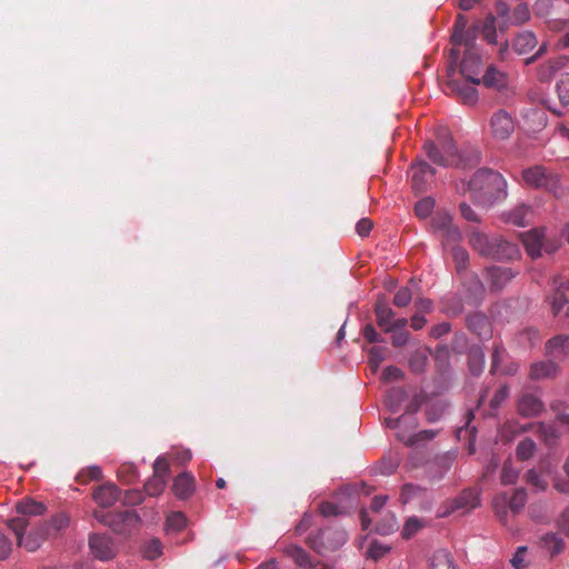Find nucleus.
<instances>
[{"label":"nucleus","instance_id":"obj_1","mask_svg":"<svg viewBox=\"0 0 569 569\" xmlns=\"http://www.w3.org/2000/svg\"><path fill=\"white\" fill-rule=\"evenodd\" d=\"M16 509L19 516L9 519L7 521V526L14 533L19 547H23L28 551H34L40 547L41 542L44 540V535L40 533L37 537H33L36 530H31L28 533H26V530L29 526L28 518L31 516L43 515L46 511V507L43 503L38 502L33 499H27L18 502Z\"/></svg>","mask_w":569,"mask_h":569},{"label":"nucleus","instance_id":"obj_2","mask_svg":"<svg viewBox=\"0 0 569 569\" xmlns=\"http://www.w3.org/2000/svg\"><path fill=\"white\" fill-rule=\"evenodd\" d=\"M468 190L475 201L486 206L507 197V181L495 170L481 168L468 182Z\"/></svg>","mask_w":569,"mask_h":569},{"label":"nucleus","instance_id":"obj_3","mask_svg":"<svg viewBox=\"0 0 569 569\" xmlns=\"http://www.w3.org/2000/svg\"><path fill=\"white\" fill-rule=\"evenodd\" d=\"M469 244L480 256L496 260H511L519 256L517 244L477 230L469 234Z\"/></svg>","mask_w":569,"mask_h":569},{"label":"nucleus","instance_id":"obj_4","mask_svg":"<svg viewBox=\"0 0 569 569\" xmlns=\"http://www.w3.org/2000/svg\"><path fill=\"white\" fill-rule=\"evenodd\" d=\"M425 151L429 160L442 167H459L462 158L453 139L447 133L438 136V142H426Z\"/></svg>","mask_w":569,"mask_h":569},{"label":"nucleus","instance_id":"obj_5","mask_svg":"<svg viewBox=\"0 0 569 569\" xmlns=\"http://www.w3.org/2000/svg\"><path fill=\"white\" fill-rule=\"evenodd\" d=\"M431 229L442 241L443 246L458 244L462 234L453 223L452 216L447 210H438L431 219Z\"/></svg>","mask_w":569,"mask_h":569},{"label":"nucleus","instance_id":"obj_6","mask_svg":"<svg viewBox=\"0 0 569 569\" xmlns=\"http://www.w3.org/2000/svg\"><path fill=\"white\" fill-rule=\"evenodd\" d=\"M522 179L529 187L545 189L558 196L559 177L542 166H533L522 171Z\"/></svg>","mask_w":569,"mask_h":569},{"label":"nucleus","instance_id":"obj_7","mask_svg":"<svg viewBox=\"0 0 569 569\" xmlns=\"http://www.w3.org/2000/svg\"><path fill=\"white\" fill-rule=\"evenodd\" d=\"M346 541L345 531L331 528L319 530L317 535L309 536L307 539L308 546L320 555L337 550Z\"/></svg>","mask_w":569,"mask_h":569},{"label":"nucleus","instance_id":"obj_8","mask_svg":"<svg viewBox=\"0 0 569 569\" xmlns=\"http://www.w3.org/2000/svg\"><path fill=\"white\" fill-rule=\"evenodd\" d=\"M479 506L478 493L473 489H466L453 499L447 500L438 510V517L445 518L456 511H469Z\"/></svg>","mask_w":569,"mask_h":569},{"label":"nucleus","instance_id":"obj_9","mask_svg":"<svg viewBox=\"0 0 569 569\" xmlns=\"http://www.w3.org/2000/svg\"><path fill=\"white\" fill-rule=\"evenodd\" d=\"M461 46H465L466 50L460 64V72L467 81L480 83V79L476 76L479 73L481 56L476 48L475 39L465 40Z\"/></svg>","mask_w":569,"mask_h":569},{"label":"nucleus","instance_id":"obj_10","mask_svg":"<svg viewBox=\"0 0 569 569\" xmlns=\"http://www.w3.org/2000/svg\"><path fill=\"white\" fill-rule=\"evenodd\" d=\"M491 133L496 139L506 140L515 130L511 116L503 109L496 111L490 120Z\"/></svg>","mask_w":569,"mask_h":569},{"label":"nucleus","instance_id":"obj_11","mask_svg":"<svg viewBox=\"0 0 569 569\" xmlns=\"http://www.w3.org/2000/svg\"><path fill=\"white\" fill-rule=\"evenodd\" d=\"M89 548L94 558L107 561L114 557L113 543L107 535L92 533L89 537Z\"/></svg>","mask_w":569,"mask_h":569},{"label":"nucleus","instance_id":"obj_12","mask_svg":"<svg viewBox=\"0 0 569 569\" xmlns=\"http://www.w3.org/2000/svg\"><path fill=\"white\" fill-rule=\"evenodd\" d=\"M436 174V170L426 161H418L411 166L412 188L417 192H425L427 189L428 178Z\"/></svg>","mask_w":569,"mask_h":569},{"label":"nucleus","instance_id":"obj_13","mask_svg":"<svg viewBox=\"0 0 569 569\" xmlns=\"http://www.w3.org/2000/svg\"><path fill=\"white\" fill-rule=\"evenodd\" d=\"M569 62L567 56H558L540 64L537 69V78L540 82H550L555 74L562 70Z\"/></svg>","mask_w":569,"mask_h":569},{"label":"nucleus","instance_id":"obj_14","mask_svg":"<svg viewBox=\"0 0 569 569\" xmlns=\"http://www.w3.org/2000/svg\"><path fill=\"white\" fill-rule=\"evenodd\" d=\"M545 350L552 360H563L569 355V336L557 335L550 338L546 342Z\"/></svg>","mask_w":569,"mask_h":569},{"label":"nucleus","instance_id":"obj_15","mask_svg":"<svg viewBox=\"0 0 569 569\" xmlns=\"http://www.w3.org/2000/svg\"><path fill=\"white\" fill-rule=\"evenodd\" d=\"M559 372V366L555 360H540L532 362L529 369L531 380L553 379Z\"/></svg>","mask_w":569,"mask_h":569},{"label":"nucleus","instance_id":"obj_16","mask_svg":"<svg viewBox=\"0 0 569 569\" xmlns=\"http://www.w3.org/2000/svg\"><path fill=\"white\" fill-rule=\"evenodd\" d=\"M517 409L520 416L531 418L540 415L543 409V402L532 393H523L517 405Z\"/></svg>","mask_w":569,"mask_h":569},{"label":"nucleus","instance_id":"obj_17","mask_svg":"<svg viewBox=\"0 0 569 569\" xmlns=\"http://www.w3.org/2000/svg\"><path fill=\"white\" fill-rule=\"evenodd\" d=\"M69 525L70 517L66 512H59L50 519L48 525H42L39 528H37L33 537L43 533L46 539L48 536L58 535L60 531L68 528Z\"/></svg>","mask_w":569,"mask_h":569},{"label":"nucleus","instance_id":"obj_18","mask_svg":"<svg viewBox=\"0 0 569 569\" xmlns=\"http://www.w3.org/2000/svg\"><path fill=\"white\" fill-rule=\"evenodd\" d=\"M93 500L101 507L108 508L116 503L119 498V489L113 483H104L98 487L92 493Z\"/></svg>","mask_w":569,"mask_h":569},{"label":"nucleus","instance_id":"obj_19","mask_svg":"<svg viewBox=\"0 0 569 569\" xmlns=\"http://www.w3.org/2000/svg\"><path fill=\"white\" fill-rule=\"evenodd\" d=\"M468 328L479 338L488 339L491 337V326L486 315L475 312L467 317Z\"/></svg>","mask_w":569,"mask_h":569},{"label":"nucleus","instance_id":"obj_20","mask_svg":"<svg viewBox=\"0 0 569 569\" xmlns=\"http://www.w3.org/2000/svg\"><path fill=\"white\" fill-rule=\"evenodd\" d=\"M486 272L493 290H501L516 276L510 268L496 266L487 268Z\"/></svg>","mask_w":569,"mask_h":569},{"label":"nucleus","instance_id":"obj_21","mask_svg":"<svg viewBox=\"0 0 569 569\" xmlns=\"http://www.w3.org/2000/svg\"><path fill=\"white\" fill-rule=\"evenodd\" d=\"M473 83L449 82V88L460 98L463 104L473 106L478 101V91Z\"/></svg>","mask_w":569,"mask_h":569},{"label":"nucleus","instance_id":"obj_22","mask_svg":"<svg viewBox=\"0 0 569 569\" xmlns=\"http://www.w3.org/2000/svg\"><path fill=\"white\" fill-rule=\"evenodd\" d=\"M522 242H523L527 253L531 258L540 257L542 242H543L542 230L533 229V230L525 233L522 236Z\"/></svg>","mask_w":569,"mask_h":569},{"label":"nucleus","instance_id":"obj_23","mask_svg":"<svg viewBox=\"0 0 569 569\" xmlns=\"http://www.w3.org/2000/svg\"><path fill=\"white\" fill-rule=\"evenodd\" d=\"M538 44L537 37L531 31H523L517 34L512 41V50L519 54H527Z\"/></svg>","mask_w":569,"mask_h":569},{"label":"nucleus","instance_id":"obj_24","mask_svg":"<svg viewBox=\"0 0 569 569\" xmlns=\"http://www.w3.org/2000/svg\"><path fill=\"white\" fill-rule=\"evenodd\" d=\"M429 569H459V567L451 552L446 549H439L431 555Z\"/></svg>","mask_w":569,"mask_h":569},{"label":"nucleus","instance_id":"obj_25","mask_svg":"<svg viewBox=\"0 0 569 569\" xmlns=\"http://www.w3.org/2000/svg\"><path fill=\"white\" fill-rule=\"evenodd\" d=\"M172 489L179 499L189 498L194 491L193 478L188 473L179 475L173 481Z\"/></svg>","mask_w":569,"mask_h":569},{"label":"nucleus","instance_id":"obj_26","mask_svg":"<svg viewBox=\"0 0 569 569\" xmlns=\"http://www.w3.org/2000/svg\"><path fill=\"white\" fill-rule=\"evenodd\" d=\"M375 315L377 325L386 332V327L391 325L396 313L385 299H379L375 305Z\"/></svg>","mask_w":569,"mask_h":569},{"label":"nucleus","instance_id":"obj_27","mask_svg":"<svg viewBox=\"0 0 569 569\" xmlns=\"http://www.w3.org/2000/svg\"><path fill=\"white\" fill-rule=\"evenodd\" d=\"M531 209L526 204H519L506 214V221L517 227H523L530 222Z\"/></svg>","mask_w":569,"mask_h":569},{"label":"nucleus","instance_id":"obj_28","mask_svg":"<svg viewBox=\"0 0 569 569\" xmlns=\"http://www.w3.org/2000/svg\"><path fill=\"white\" fill-rule=\"evenodd\" d=\"M283 552L290 557L296 565L302 568H313V563L309 553L297 545H290L284 548Z\"/></svg>","mask_w":569,"mask_h":569},{"label":"nucleus","instance_id":"obj_29","mask_svg":"<svg viewBox=\"0 0 569 569\" xmlns=\"http://www.w3.org/2000/svg\"><path fill=\"white\" fill-rule=\"evenodd\" d=\"M569 291V281L568 282H561L557 289L555 290L553 295L551 296V310L555 316L559 313V311L563 308L566 303L569 302V297L567 292Z\"/></svg>","mask_w":569,"mask_h":569},{"label":"nucleus","instance_id":"obj_30","mask_svg":"<svg viewBox=\"0 0 569 569\" xmlns=\"http://www.w3.org/2000/svg\"><path fill=\"white\" fill-rule=\"evenodd\" d=\"M468 23L467 18L463 14H458L455 20V32L451 36V41L455 46H461L465 40L475 39V36H471L470 32H465L466 26Z\"/></svg>","mask_w":569,"mask_h":569},{"label":"nucleus","instance_id":"obj_31","mask_svg":"<svg viewBox=\"0 0 569 569\" xmlns=\"http://www.w3.org/2000/svg\"><path fill=\"white\" fill-rule=\"evenodd\" d=\"M541 546L550 551L551 556H556L563 551L565 541L555 532H548L540 538Z\"/></svg>","mask_w":569,"mask_h":569},{"label":"nucleus","instance_id":"obj_32","mask_svg":"<svg viewBox=\"0 0 569 569\" xmlns=\"http://www.w3.org/2000/svg\"><path fill=\"white\" fill-rule=\"evenodd\" d=\"M492 508L500 521L506 522L509 509V497L507 492H500L492 500Z\"/></svg>","mask_w":569,"mask_h":569},{"label":"nucleus","instance_id":"obj_33","mask_svg":"<svg viewBox=\"0 0 569 569\" xmlns=\"http://www.w3.org/2000/svg\"><path fill=\"white\" fill-rule=\"evenodd\" d=\"M452 246H453L452 259H453V262L456 266V270L458 272H462V271L467 270V268L469 266V253L465 248H462L460 246H457V244H452Z\"/></svg>","mask_w":569,"mask_h":569},{"label":"nucleus","instance_id":"obj_34","mask_svg":"<svg viewBox=\"0 0 569 569\" xmlns=\"http://www.w3.org/2000/svg\"><path fill=\"white\" fill-rule=\"evenodd\" d=\"M540 341V333L535 328H525L518 333V343L523 347H533Z\"/></svg>","mask_w":569,"mask_h":569},{"label":"nucleus","instance_id":"obj_35","mask_svg":"<svg viewBox=\"0 0 569 569\" xmlns=\"http://www.w3.org/2000/svg\"><path fill=\"white\" fill-rule=\"evenodd\" d=\"M536 451V443L532 439L526 438L520 441L516 448V456L519 460L530 459Z\"/></svg>","mask_w":569,"mask_h":569},{"label":"nucleus","instance_id":"obj_36","mask_svg":"<svg viewBox=\"0 0 569 569\" xmlns=\"http://www.w3.org/2000/svg\"><path fill=\"white\" fill-rule=\"evenodd\" d=\"M187 526V518L182 512H171L166 520V528L169 531H181Z\"/></svg>","mask_w":569,"mask_h":569},{"label":"nucleus","instance_id":"obj_37","mask_svg":"<svg viewBox=\"0 0 569 569\" xmlns=\"http://www.w3.org/2000/svg\"><path fill=\"white\" fill-rule=\"evenodd\" d=\"M527 502V492L523 488L516 489L509 497V509L512 513H518Z\"/></svg>","mask_w":569,"mask_h":569},{"label":"nucleus","instance_id":"obj_38","mask_svg":"<svg viewBox=\"0 0 569 569\" xmlns=\"http://www.w3.org/2000/svg\"><path fill=\"white\" fill-rule=\"evenodd\" d=\"M482 36L488 41V43H491V44L497 43L496 18L491 14L486 17V19L483 21Z\"/></svg>","mask_w":569,"mask_h":569},{"label":"nucleus","instance_id":"obj_39","mask_svg":"<svg viewBox=\"0 0 569 569\" xmlns=\"http://www.w3.org/2000/svg\"><path fill=\"white\" fill-rule=\"evenodd\" d=\"M167 480L158 476H152L144 485L146 492L151 497L159 496L166 487Z\"/></svg>","mask_w":569,"mask_h":569},{"label":"nucleus","instance_id":"obj_40","mask_svg":"<svg viewBox=\"0 0 569 569\" xmlns=\"http://www.w3.org/2000/svg\"><path fill=\"white\" fill-rule=\"evenodd\" d=\"M518 475L519 472L513 467L512 461L510 459L506 460L500 476L501 483L505 486L515 483L518 479Z\"/></svg>","mask_w":569,"mask_h":569},{"label":"nucleus","instance_id":"obj_41","mask_svg":"<svg viewBox=\"0 0 569 569\" xmlns=\"http://www.w3.org/2000/svg\"><path fill=\"white\" fill-rule=\"evenodd\" d=\"M558 98L563 106L569 104V72L562 73L556 86Z\"/></svg>","mask_w":569,"mask_h":569},{"label":"nucleus","instance_id":"obj_42","mask_svg":"<svg viewBox=\"0 0 569 569\" xmlns=\"http://www.w3.org/2000/svg\"><path fill=\"white\" fill-rule=\"evenodd\" d=\"M435 208V200L430 197H426L419 200L415 206V213L420 219H426L430 216Z\"/></svg>","mask_w":569,"mask_h":569},{"label":"nucleus","instance_id":"obj_43","mask_svg":"<svg viewBox=\"0 0 569 569\" xmlns=\"http://www.w3.org/2000/svg\"><path fill=\"white\" fill-rule=\"evenodd\" d=\"M386 359V349L382 347H372L369 350V366L373 372L378 370Z\"/></svg>","mask_w":569,"mask_h":569},{"label":"nucleus","instance_id":"obj_44","mask_svg":"<svg viewBox=\"0 0 569 569\" xmlns=\"http://www.w3.org/2000/svg\"><path fill=\"white\" fill-rule=\"evenodd\" d=\"M530 19V10L527 3H519L512 12L511 23L520 26Z\"/></svg>","mask_w":569,"mask_h":569},{"label":"nucleus","instance_id":"obj_45","mask_svg":"<svg viewBox=\"0 0 569 569\" xmlns=\"http://www.w3.org/2000/svg\"><path fill=\"white\" fill-rule=\"evenodd\" d=\"M118 477L126 483H131L138 477L137 467L132 463H123L118 469Z\"/></svg>","mask_w":569,"mask_h":569},{"label":"nucleus","instance_id":"obj_46","mask_svg":"<svg viewBox=\"0 0 569 569\" xmlns=\"http://www.w3.org/2000/svg\"><path fill=\"white\" fill-rule=\"evenodd\" d=\"M162 553V545L158 539H151L143 547V557L149 560L158 558Z\"/></svg>","mask_w":569,"mask_h":569},{"label":"nucleus","instance_id":"obj_47","mask_svg":"<svg viewBox=\"0 0 569 569\" xmlns=\"http://www.w3.org/2000/svg\"><path fill=\"white\" fill-rule=\"evenodd\" d=\"M405 397L406 392L402 389H391L387 395V405L389 406L390 410L397 412L400 402L405 399Z\"/></svg>","mask_w":569,"mask_h":569},{"label":"nucleus","instance_id":"obj_48","mask_svg":"<svg viewBox=\"0 0 569 569\" xmlns=\"http://www.w3.org/2000/svg\"><path fill=\"white\" fill-rule=\"evenodd\" d=\"M412 300V292L408 287H401L393 297V305L398 308H405L409 306Z\"/></svg>","mask_w":569,"mask_h":569},{"label":"nucleus","instance_id":"obj_49","mask_svg":"<svg viewBox=\"0 0 569 569\" xmlns=\"http://www.w3.org/2000/svg\"><path fill=\"white\" fill-rule=\"evenodd\" d=\"M482 81L487 87H497L502 84L503 74L493 67H489L482 78Z\"/></svg>","mask_w":569,"mask_h":569},{"label":"nucleus","instance_id":"obj_50","mask_svg":"<svg viewBox=\"0 0 569 569\" xmlns=\"http://www.w3.org/2000/svg\"><path fill=\"white\" fill-rule=\"evenodd\" d=\"M153 476L168 480L170 476V465L164 457H158L153 463Z\"/></svg>","mask_w":569,"mask_h":569},{"label":"nucleus","instance_id":"obj_51","mask_svg":"<svg viewBox=\"0 0 569 569\" xmlns=\"http://www.w3.org/2000/svg\"><path fill=\"white\" fill-rule=\"evenodd\" d=\"M485 357L480 352H475L469 357V369L472 375L479 376L483 370Z\"/></svg>","mask_w":569,"mask_h":569},{"label":"nucleus","instance_id":"obj_52","mask_svg":"<svg viewBox=\"0 0 569 569\" xmlns=\"http://www.w3.org/2000/svg\"><path fill=\"white\" fill-rule=\"evenodd\" d=\"M422 528V522L420 519L412 517L409 518L403 527L402 530V537L403 538H411L413 535H416L420 529Z\"/></svg>","mask_w":569,"mask_h":569},{"label":"nucleus","instance_id":"obj_53","mask_svg":"<svg viewBox=\"0 0 569 569\" xmlns=\"http://www.w3.org/2000/svg\"><path fill=\"white\" fill-rule=\"evenodd\" d=\"M79 479H82L81 481L84 483L89 480H101L102 479V471L98 466H91L87 469L82 470L79 476Z\"/></svg>","mask_w":569,"mask_h":569},{"label":"nucleus","instance_id":"obj_54","mask_svg":"<svg viewBox=\"0 0 569 569\" xmlns=\"http://www.w3.org/2000/svg\"><path fill=\"white\" fill-rule=\"evenodd\" d=\"M12 551V540L4 531L0 530V560L7 559Z\"/></svg>","mask_w":569,"mask_h":569},{"label":"nucleus","instance_id":"obj_55","mask_svg":"<svg viewBox=\"0 0 569 569\" xmlns=\"http://www.w3.org/2000/svg\"><path fill=\"white\" fill-rule=\"evenodd\" d=\"M505 348L502 345H495L492 356H491V368L490 372L496 373L500 369V362L502 360V356L505 353Z\"/></svg>","mask_w":569,"mask_h":569},{"label":"nucleus","instance_id":"obj_56","mask_svg":"<svg viewBox=\"0 0 569 569\" xmlns=\"http://www.w3.org/2000/svg\"><path fill=\"white\" fill-rule=\"evenodd\" d=\"M362 336L369 343H378L385 341L371 323H367L362 328Z\"/></svg>","mask_w":569,"mask_h":569},{"label":"nucleus","instance_id":"obj_57","mask_svg":"<svg viewBox=\"0 0 569 569\" xmlns=\"http://www.w3.org/2000/svg\"><path fill=\"white\" fill-rule=\"evenodd\" d=\"M526 479L528 483L536 487L539 490H545L548 486L547 481L541 478L540 475L537 473L536 470H528L526 473Z\"/></svg>","mask_w":569,"mask_h":569},{"label":"nucleus","instance_id":"obj_58","mask_svg":"<svg viewBox=\"0 0 569 569\" xmlns=\"http://www.w3.org/2000/svg\"><path fill=\"white\" fill-rule=\"evenodd\" d=\"M509 396V387L502 386L500 387L493 395L490 400V407L492 409H497Z\"/></svg>","mask_w":569,"mask_h":569},{"label":"nucleus","instance_id":"obj_59","mask_svg":"<svg viewBox=\"0 0 569 569\" xmlns=\"http://www.w3.org/2000/svg\"><path fill=\"white\" fill-rule=\"evenodd\" d=\"M397 528L398 523L393 516H390V518L386 522L376 525V531L380 535H389L393 532Z\"/></svg>","mask_w":569,"mask_h":569},{"label":"nucleus","instance_id":"obj_60","mask_svg":"<svg viewBox=\"0 0 569 569\" xmlns=\"http://www.w3.org/2000/svg\"><path fill=\"white\" fill-rule=\"evenodd\" d=\"M403 377V372L401 369L395 367V366H389L387 367L383 372H382V380L385 382H389V381H393V380H399Z\"/></svg>","mask_w":569,"mask_h":569},{"label":"nucleus","instance_id":"obj_61","mask_svg":"<svg viewBox=\"0 0 569 569\" xmlns=\"http://www.w3.org/2000/svg\"><path fill=\"white\" fill-rule=\"evenodd\" d=\"M557 526L563 535L569 537V506L561 511L557 520Z\"/></svg>","mask_w":569,"mask_h":569},{"label":"nucleus","instance_id":"obj_62","mask_svg":"<svg viewBox=\"0 0 569 569\" xmlns=\"http://www.w3.org/2000/svg\"><path fill=\"white\" fill-rule=\"evenodd\" d=\"M373 228V222L369 218H362L356 226L357 233L360 237H367Z\"/></svg>","mask_w":569,"mask_h":569},{"label":"nucleus","instance_id":"obj_63","mask_svg":"<svg viewBox=\"0 0 569 569\" xmlns=\"http://www.w3.org/2000/svg\"><path fill=\"white\" fill-rule=\"evenodd\" d=\"M459 209H460L461 216L466 220L471 221V222H480L479 216L472 210V208L468 203L461 202L459 206Z\"/></svg>","mask_w":569,"mask_h":569},{"label":"nucleus","instance_id":"obj_64","mask_svg":"<svg viewBox=\"0 0 569 569\" xmlns=\"http://www.w3.org/2000/svg\"><path fill=\"white\" fill-rule=\"evenodd\" d=\"M397 467L398 462L391 458H388L382 459L378 468L380 473L389 476L396 471Z\"/></svg>","mask_w":569,"mask_h":569}]
</instances>
